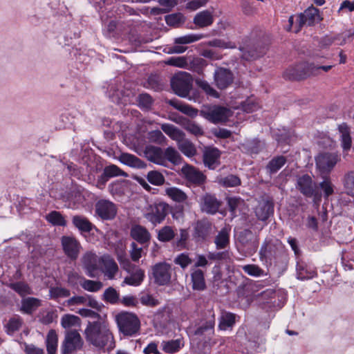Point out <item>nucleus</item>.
Wrapping results in <instances>:
<instances>
[{"label": "nucleus", "mask_w": 354, "mask_h": 354, "mask_svg": "<svg viewBox=\"0 0 354 354\" xmlns=\"http://www.w3.org/2000/svg\"><path fill=\"white\" fill-rule=\"evenodd\" d=\"M83 344V339L77 330H68L61 346L62 353L71 354L77 350H80Z\"/></svg>", "instance_id": "9"}, {"label": "nucleus", "mask_w": 354, "mask_h": 354, "mask_svg": "<svg viewBox=\"0 0 354 354\" xmlns=\"http://www.w3.org/2000/svg\"><path fill=\"white\" fill-rule=\"evenodd\" d=\"M203 37L202 35H187L175 38L174 43L176 44H188L200 40Z\"/></svg>", "instance_id": "60"}, {"label": "nucleus", "mask_w": 354, "mask_h": 354, "mask_svg": "<svg viewBox=\"0 0 354 354\" xmlns=\"http://www.w3.org/2000/svg\"><path fill=\"white\" fill-rule=\"evenodd\" d=\"M119 160L126 165L137 169L145 168L147 165L144 161L137 156L127 153H121Z\"/></svg>", "instance_id": "33"}, {"label": "nucleus", "mask_w": 354, "mask_h": 354, "mask_svg": "<svg viewBox=\"0 0 354 354\" xmlns=\"http://www.w3.org/2000/svg\"><path fill=\"white\" fill-rule=\"evenodd\" d=\"M23 320L19 317L10 318L6 326L7 333L8 335H13L21 328Z\"/></svg>", "instance_id": "50"}, {"label": "nucleus", "mask_w": 354, "mask_h": 354, "mask_svg": "<svg viewBox=\"0 0 354 354\" xmlns=\"http://www.w3.org/2000/svg\"><path fill=\"white\" fill-rule=\"evenodd\" d=\"M117 256L122 268L129 273V275L124 278V283L129 286H139L145 279V271L138 266L132 264L126 257L124 251L121 250L118 252Z\"/></svg>", "instance_id": "4"}, {"label": "nucleus", "mask_w": 354, "mask_h": 354, "mask_svg": "<svg viewBox=\"0 0 354 354\" xmlns=\"http://www.w3.org/2000/svg\"><path fill=\"white\" fill-rule=\"evenodd\" d=\"M274 213V205L272 201H263L259 203L255 209V214L259 220L266 221Z\"/></svg>", "instance_id": "26"}, {"label": "nucleus", "mask_w": 354, "mask_h": 354, "mask_svg": "<svg viewBox=\"0 0 354 354\" xmlns=\"http://www.w3.org/2000/svg\"><path fill=\"white\" fill-rule=\"evenodd\" d=\"M41 301L40 299L35 297H26L21 300V306L20 310L24 313L31 315L40 306Z\"/></svg>", "instance_id": "34"}, {"label": "nucleus", "mask_w": 354, "mask_h": 354, "mask_svg": "<svg viewBox=\"0 0 354 354\" xmlns=\"http://www.w3.org/2000/svg\"><path fill=\"white\" fill-rule=\"evenodd\" d=\"M242 58L245 60L256 59L266 53V48L259 43H252L239 47Z\"/></svg>", "instance_id": "20"}, {"label": "nucleus", "mask_w": 354, "mask_h": 354, "mask_svg": "<svg viewBox=\"0 0 354 354\" xmlns=\"http://www.w3.org/2000/svg\"><path fill=\"white\" fill-rule=\"evenodd\" d=\"M80 285L85 290L93 292L99 291L103 287L101 281L86 279L84 278L82 279Z\"/></svg>", "instance_id": "52"}, {"label": "nucleus", "mask_w": 354, "mask_h": 354, "mask_svg": "<svg viewBox=\"0 0 354 354\" xmlns=\"http://www.w3.org/2000/svg\"><path fill=\"white\" fill-rule=\"evenodd\" d=\"M103 173L109 179L115 176L127 177L128 176L126 172L120 169L118 166L115 165L105 167Z\"/></svg>", "instance_id": "55"}, {"label": "nucleus", "mask_w": 354, "mask_h": 354, "mask_svg": "<svg viewBox=\"0 0 354 354\" xmlns=\"http://www.w3.org/2000/svg\"><path fill=\"white\" fill-rule=\"evenodd\" d=\"M152 274L156 284L167 285L171 281V266L165 262L158 263L153 266Z\"/></svg>", "instance_id": "14"}, {"label": "nucleus", "mask_w": 354, "mask_h": 354, "mask_svg": "<svg viewBox=\"0 0 354 354\" xmlns=\"http://www.w3.org/2000/svg\"><path fill=\"white\" fill-rule=\"evenodd\" d=\"M165 193L171 200L176 203H184L187 199V194L177 187H168L165 189Z\"/></svg>", "instance_id": "43"}, {"label": "nucleus", "mask_w": 354, "mask_h": 354, "mask_svg": "<svg viewBox=\"0 0 354 354\" xmlns=\"http://www.w3.org/2000/svg\"><path fill=\"white\" fill-rule=\"evenodd\" d=\"M221 203L214 195L205 194L201 198V208L203 212L210 214H216Z\"/></svg>", "instance_id": "23"}, {"label": "nucleus", "mask_w": 354, "mask_h": 354, "mask_svg": "<svg viewBox=\"0 0 354 354\" xmlns=\"http://www.w3.org/2000/svg\"><path fill=\"white\" fill-rule=\"evenodd\" d=\"M95 212L101 219L109 221L113 219L117 214L116 205L105 199L99 200L95 203Z\"/></svg>", "instance_id": "15"}, {"label": "nucleus", "mask_w": 354, "mask_h": 354, "mask_svg": "<svg viewBox=\"0 0 354 354\" xmlns=\"http://www.w3.org/2000/svg\"><path fill=\"white\" fill-rule=\"evenodd\" d=\"M138 300L143 306L148 307H155L160 304L158 299L148 293H141Z\"/></svg>", "instance_id": "63"}, {"label": "nucleus", "mask_w": 354, "mask_h": 354, "mask_svg": "<svg viewBox=\"0 0 354 354\" xmlns=\"http://www.w3.org/2000/svg\"><path fill=\"white\" fill-rule=\"evenodd\" d=\"M171 84L176 95L181 97H186L192 88V79L187 73H180L172 78Z\"/></svg>", "instance_id": "8"}, {"label": "nucleus", "mask_w": 354, "mask_h": 354, "mask_svg": "<svg viewBox=\"0 0 354 354\" xmlns=\"http://www.w3.org/2000/svg\"><path fill=\"white\" fill-rule=\"evenodd\" d=\"M236 315L230 312H223L220 318L218 328L225 330L229 328H232L236 322Z\"/></svg>", "instance_id": "38"}, {"label": "nucleus", "mask_w": 354, "mask_h": 354, "mask_svg": "<svg viewBox=\"0 0 354 354\" xmlns=\"http://www.w3.org/2000/svg\"><path fill=\"white\" fill-rule=\"evenodd\" d=\"M63 251L71 261H75L82 249L80 241L73 236H63L61 239Z\"/></svg>", "instance_id": "13"}, {"label": "nucleus", "mask_w": 354, "mask_h": 354, "mask_svg": "<svg viewBox=\"0 0 354 354\" xmlns=\"http://www.w3.org/2000/svg\"><path fill=\"white\" fill-rule=\"evenodd\" d=\"M340 160L335 153H322L315 158V164L322 175H328L336 164Z\"/></svg>", "instance_id": "10"}, {"label": "nucleus", "mask_w": 354, "mask_h": 354, "mask_svg": "<svg viewBox=\"0 0 354 354\" xmlns=\"http://www.w3.org/2000/svg\"><path fill=\"white\" fill-rule=\"evenodd\" d=\"M287 162L285 156L274 157L267 165L266 169L270 174L277 173Z\"/></svg>", "instance_id": "42"}, {"label": "nucleus", "mask_w": 354, "mask_h": 354, "mask_svg": "<svg viewBox=\"0 0 354 354\" xmlns=\"http://www.w3.org/2000/svg\"><path fill=\"white\" fill-rule=\"evenodd\" d=\"M144 155L148 160L164 165L163 150L160 147L152 145L147 146L144 150Z\"/></svg>", "instance_id": "25"}, {"label": "nucleus", "mask_w": 354, "mask_h": 354, "mask_svg": "<svg viewBox=\"0 0 354 354\" xmlns=\"http://www.w3.org/2000/svg\"><path fill=\"white\" fill-rule=\"evenodd\" d=\"M167 102L174 109L191 118H194L198 115V111L197 109H195L191 105L185 104L177 99H171Z\"/></svg>", "instance_id": "29"}, {"label": "nucleus", "mask_w": 354, "mask_h": 354, "mask_svg": "<svg viewBox=\"0 0 354 354\" xmlns=\"http://www.w3.org/2000/svg\"><path fill=\"white\" fill-rule=\"evenodd\" d=\"M176 235L174 229L171 226L166 225L160 228L158 232V239L160 242H169Z\"/></svg>", "instance_id": "44"}, {"label": "nucleus", "mask_w": 354, "mask_h": 354, "mask_svg": "<svg viewBox=\"0 0 354 354\" xmlns=\"http://www.w3.org/2000/svg\"><path fill=\"white\" fill-rule=\"evenodd\" d=\"M9 287L17 292L21 297L32 294V290L30 287L26 283L23 281L11 283L9 285Z\"/></svg>", "instance_id": "46"}, {"label": "nucleus", "mask_w": 354, "mask_h": 354, "mask_svg": "<svg viewBox=\"0 0 354 354\" xmlns=\"http://www.w3.org/2000/svg\"><path fill=\"white\" fill-rule=\"evenodd\" d=\"M342 263L344 266L349 270L354 268V248L342 253Z\"/></svg>", "instance_id": "57"}, {"label": "nucleus", "mask_w": 354, "mask_h": 354, "mask_svg": "<svg viewBox=\"0 0 354 354\" xmlns=\"http://www.w3.org/2000/svg\"><path fill=\"white\" fill-rule=\"evenodd\" d=\"M233 73L227 68L219 67L214 73V81L218 89L223 90L228 88L234 82Z\"/></svg>", "instance_id": "19"}, {"label": "nucleus", "mask_w": 354, "mask_h": 354, "mask_svg": "<svg viewBox=\"0 0 354 354\" xmlns=\"http://www.w3.org/2000/svg\"><path fill=\"white\" fill-rule=\"evenodd\" d=\"M215 244L217 249H223L226 248L230 242V236L225 229L221 230L215 238Z\"/></svg>", "instance_id": "51"}, {"label": "nucleus", "mask_w": 354, "mask_h": 354, "mask_svg": "<svg viewBox=\"0 0 354 354\" xmlns=\"http://www.w3.org/2000/svg\"><path fill=\"white\" fill-rule=\"evenodd\" d=\"M192 289L203 291L206 289L204 272L199 268H192L190 270Z\"/></svg>", "instance_id": "27"}, {"label": "nucleus", "mask_w": 354, "mask_h": 354, "mask_svg": "<svg viewBox=\"0 0 354 354\" xmlns=\"http://www.w3.org/2000/svg\"><path fill=\"white\" fill-rule=\"evenodd\" d=\"M171 212V206L163 201H156L145 207L144 217L154 226L162 223Z\"/></svg>", "instance_id": "6"}, {"label": "nucleus", "mask_w": 354, "mask_h": 354, "mask_svg": "<svg viewBox=\"0 0 354 354\" xmlns=\"http://www.w3.org/2000/svg\"><path fill=\"white\" fill-rule=\"evenodd\" d=\"M164 165L169 161L174 165H178L182 163L183 158L179 152L174 147H169L163 151Z\"/></svg>", "instance_id": "36"}, {"label": "nucleus", "mask_w": 354, "mask_h": 354, "mask_svg": "<svg viewBox=\"0 0 354 354\" xmlns=\"http://www.w3.org/2000/svg\"><path fill=\"white\" fill-rule=\"evenodd\" d=\"M178 148L185 156L189 158L196 156L197 153L195 145L187 139L179 140Z\"/></svg>", "instance_id": "37"}, {"label": "nucleus", "mask_w": 354, "mask_h": 354, "mask_svg": "<svg viewBox=\"0 0 354 354\" xmlns=\"http://www.w3.org/2000/svg\"><path fill=\"white\" fill-rule=\"evenodd\" d=\"M338 129L341 133L342 147L344 151H348L351 149L352 144L350 129L345 123L339 125Z\"/></svg>", "instance_id": "39"}, {"label": "nucleus", "mask_w": 354, "mask_h": 354, "mask_svg": "<svg viewBox=\"0 0 354 354\" xmlns=\"http://www.w3.org/2000/svg\"><path fill=\"white\" fill-rule=\"evenodd\" d=\"M131 236L140 244H145L150 240V234L143 226L136 225L133 226L130 232Z\"/></svg>", "instance_id": "31"}, {"label": "nucleus", "mask_w": 354, "mask_h": 354, "mask_svg": "<svg viewBox=\"0 0 354 354\" xmlns=\"http://www.w3.org/2000/svg\"><path fill=\"white\" fill-rule=\"evenodd\" d=\"M322 178L323 181L319 183V186L324 192V198H328L334 193V186L328 175H323Z\"/></svg>", "instance_id": "48"}, {"label": "nucleus", "mask_w": 354, "mask_h": 354, "mask_svg": "<svg viewBox=\"0 0 354 354\" xmlns=\"http://www.w3.org/2000/svg\"><path fill=\"white\" fill-rule=\"evenodd\" d=\"M115 320L120 332L124 336L132 337L139 333L140 321L136 314L122 312L116 315Z\"/></svg>", "instance_id": "5"}, {"label": "nucleus", "mask_w": 354, "mask_h": 354, "mask_svg": "<svg viewBox=\"0 0 354 354\" xmlns=\"http://www.w3.org/2000/svg\"><path fill=\"white\" fill-rule=\"evenodd\" d=\"M219 183L224 187H234L239 186L241 183V180L238 176L230 174L225 177L221 178Z\"/></svg>", "instance_id": "54"}, {"label": "nucleus", "mask_w": 354, "mask_h": 354, "mask_svg": "<svg viewBox=\"0 0 354 354\" xmlns=\"http://www.w3.org/2000/svg\"><path fill=\"white\" fill-rule=\"evenodd\" d=\"M242 268L245 273L252 277H261L265 274L263 269L254 264L245 265L243 266Z\"/></svg>", "instance_id": "64"}, {"label": "nucleus", "mask_w": 354, "mask_h": 354, "mask_svg": "<svg viewBox=\"0 0 354 354\" xmlns=\"http://www.w3.org/2000/svg\"><path fill=\"white\" fill-rule=\"evenodd\" d=\"M238 239L242 245L245 247L250 252H254L257 250L258 242L251 230H244L241 232Z\"/></svg>", "instance_id": "24"}, {"label": "nucleus", "mask_w": 354, "mask_h": 354, "mask_svg": "<svg viewBox=\"0 0 354 354\" xmlns=\"http://www.w3.org/2000/svg\"><path fill=\"white\" fill-rule=\"evenodd\" d=\"M101 261V263H102L104 266L103 272L104 275L109 279H113L118 271V266L116 262L109 256L102 257Z\"/></svg>", "instance_id": "32"}, {"label": "nucleus", "mask_w": 354, "mask_h": 354, "mask_svg": "<svg viewBox=\"0 0 354 354\" xmlns=\"http://www.w3.org/2000/svg\"><path fill=\"white\" fill-rule=\"evenodd\" d=\"M297 189L306 197L320 198L321 193L317 187V185L313 181L308 174H304L297 178Z\"/></svg>", "instance_id": "11"}, {"label": "nucleus", "mask_w": 354, "mask_h": 354, "mask_svg": "<svg viewBox=\"0 0 354 354\" xmlns=\"http://www.w3.org/2000/svg\"><path fill=\"white\" fill-rule=\"evenodd\" d=\"M212 228V223L207 219L199 220L194 227V236L197 241H203L211 235Z\"/></svg>", "instance_id": "22"}, {"label": "nucleus", "mask_w": 354, "mask_h": 354, "mask_svg": "<svg viewBox=\"0 0 354 354\" xmlns=\"http://www.w3.org/2000/svg\"><path fill=\"white\" fill-rule=\"evenodd\" d=\"M203 62V59L201 58H194L192 62L188 63L185 57H171L165 61V64L169 66L188 68L192 64L201 65Z\"/></svg>", "instance_id": "30"}, {"label": "nucleus", "mask_w": 354, "mask_h": 354, "mask_svg": "<svg viewBox=\"0 0 354 354\" xmlns=\"http://www.w3.org/2000/svg\"><path fill=\"white\" fill-rule=\"evenodd\" d=\"M296 270L297 278L301 280L310 279L316 275L315 270L304 262H298Z\"/></svg>", "instance_id": "35"}, {"label": "nucleus", "mask_w": 354, "mask_h": 354, "mask_svg": "<svg viewBox=\"0 0 354 354\" xmlns=\"http://www.w3.org/2000/svg\"><path fill=\"white\" fill-rule=\"evenodd\" d=\"M215 315L209 312V316L207 319L201 320L198 326L194 332L196 336L203 337L206 340H210L214 334Z\"/></svg>", "instance_id": "18"}, {"label": "nucleus", "mask_w": 354, "mask_h": 354, "mask_svg": "<svg viewBox=\"0 0 354 354\" xmlns=\"http://www.w3.org/2000/svg\"><path fill=\"white\" fill-rule=\"evenodd\" d=\"M102 299L106 303L115 304L120 301V294L114 288L109 287L104 292Z\"/></svg>", "instance_id": "47"}, {"label": "nucleus", "mask_w": 354, "mask_h": 354, "mask_svg": "<svg viewBox=\"0 0 354 354\" xmlns=\"http://www.w3.org/2000/svg\"><path fill=\"white\" fill-rule=\"evenodd\" d=\"M203 115L212 123L225 122L232 116V111L226 107L214 106L202 111Z\"/></svg>", "instance_id": "12"}, {"label": "nucleus", "mask_w": 354, "mask_h": 354, "mask_svg": "<svg viewBox=\"0 0 354 354\" xmlns=\"http://www.w3.org/2000/svg\"><path fill=\"white\" fill-rule=\"evenodd\" d=\"M86 342L99 349L113 348L115 346L114 337L109 324L104 320L89 322L84 330Z\"/></svg>", "instance_id": "1"}, {"label": "nucleus", "mask_w": 354, "mask_h": 354, "mask_svg": "<svg viewBox=\"0 0 354 354\" xmlns=\"http://www.w3.org/2000/svg\"><path fill=\"white\" fill-rule=\"evenodd\" d=\"M73 225L82 233H89L95 225L84 216L83 215H75L72 217Z\"/></svg>", "instance_id": "28"}, {"label": "nucleus", "mask_w": 354, "mask_h": 354, "mask_svg": "<svg viewBox=\"0 0 354 354\" xmlns=\"http://www.w3.org/2000/svg\"><path fill=\"white\" fill-rule=\"evenodd\" d=\"M61 324L64 328L79 326L80 324V319L79 317L73 315H65L62 318Z\"/></svg>", "instance_id": "59"}, {"label": "nucleus", "mask_w": 354, "mask_h": 354, "mask_svg": "<svg viewBox=\"0 0 354 354\" xmlns=\"http://www.w3.org/2000/svg\"><path fill=\"white\" fill-rule=\"evenodd\" d=\"M145 86L147 88L152 89L155 91H161L162 89L163 85L160 82V77L157 75H151L146 83L145 84Z\"/></svg>", "instance_id": "56"}, {"label": "nucleus", "mask_w": 354, "mask_h": 354, "mask_svg": "<svg viewBox=\"0 0 354 354\" xmlns=\"http://www.w3.org/2000/svg\"><path fill=\"white\" fill-rule=\"evenodd\" d=\"M295 17V29L294 30L295 32H298L306 24L311 26L322 20L319 10L313 6L306 9L304 12L297 15Z\"/></svg>", "instance_id": "7"}, {"label": "nucleus", "mask_w": 354, "mask_h": 354, "mask_svg": "<svg viewBox=\"0 0 354 354\" xmlns=\"http://www.w3.org/2000/svg\"><path fill=\"white\" fill-rule=\"evenodd\" d=\"M196 84L207 95L215 98L219 97V93L207 81L197 79L196 80Z\"/></svg>", "instance_id": "49"}, {"label": "nucleus", "mask_w": 354, "mask_h": 354, "mask_svg": "<svg viewBox=\"0 0 354 354\" xmlns=\"http://www.w3.org/2000/svg\"><path fill=\"white\" fill-rule=\"evenodd\" d=\"M221 151L216 147H207L203 154L204 165L209 169H215L221 164Z\"/></svg>", "instance_id": "21"}, {"label": "nucleus", "mask_w": 354, "mask_h": 354, "mask_svg": "<svg viewBox=\"0 0 354 354\" xmlns=\"http://www.w3.org/2000/svg\"><path fill=\"white\" fill-rule=\"evenodd\" d=\"M213 16L208 10L198 13L194 19V24L200 27L210 26L213 23Z\"/></svg>", "instance_id": "41"}, {"label": "nucleus", "mask_w": 354, "mask_h": 354, "mask_svg": "<svg viewBox=\"0 0 354 354\" xmlns=\"http://www.w3.org/2000/svg\"><path fill=\"white\" fill-rule=\"evenodd\" d=\"M147 178L150 183L157 186L163 185L165 181L164 176L156 170L149 171Z\"/></svg>", "instance_id": "58"}, {"label": "nucleus", "mask_w": 354, "mask_h": 354, "mask_svg": "<svg viewBox=\"0 0 354 354\" xmlns=\"http://www.w3.org/2000/svg\"><path fill=\"white\" fill-rule=\"evenodd\" d=\"M259 257L262 261L281 266H286L289 260L288 250L278 240L266 241L260 249Z\"/></svg>", "instance_id": "2"}, {"label": "nucleus", "mask_w": 354, "mask_h": 354, "mask_svg": "<svg viewBox=\"0 0 354 354\" xmlns=\"http://www.w3.org/2000/svg\"><path fill=\"white\" fill-rule=\"evenodd\" d=\"M162 350L167 353H174L178 351L183 346L182 339H172L162 342Z\"/></svg>", "instance_id": "45"}, {"label": "nucleus", "mask_w": 354, "mask_h": 354, "mask_svg": "<svg viewBox=\"0 0 354 354\" xmlns=\"http://www.w3.org/2000/svg\"><path fill=\"white\" fill-rule=\"evenodd\" d=\"M58 335L56 331L51 329L48 331L46 339V350L48 354H55L57 349Z\"/></svg>", "instance_id": "40"}, {"label": "nucleus", "mask_w": 354, "mask_h": 354, "mask_svg": "<svg viewBox=\"0 0 354 354\" xmlns=\"http://www.w3.org/2000/svg\"><path fill=\"white\" fill-rule=\"evenodd\" d=\"M101 257L99 258L95 253L86 252L82 258V263L86 274L89 277H95L98 271L99 264L101 263Z\"/></svg>", "instance_id": "17"}, {"label": "nucleus", "mask_w": 354, "mask_h": 354, "mask_svg": "<svg viewBox=\"0 0 354 354\" xmlns=\"http://www.w3.org/2000/svg\"><path fill=\"white\" fill-rule=\"evenodd\" d=\"M50 295L53 299L66 298L71 295L69 290L62 287H53L50 289Z\"/></svg>", "instance_id": "62"}, {"label": "nucleus", "mask_w": 354, "mask_h": 354, "mask_svg": "<svg viewBox=\"0 0 354 354\" xmlns=\"http://www.w3.org/2000/svg\"><path fill=\"white\" fill-rule=\"evenodd\" d=\"M344 185L348 194L354 196V171H351L345 174Z\"/></svg>", "instance_id": "61"}, {"label": "nucleus", "mask_w": 354, "mask_h": 354, "mask_svg": "<svg viewBox=\"0 0 354 354\" xmlns=\"http://www.w3.org/2000/svg\"><path fill=\"white\" fill-rule=\"evenodd\" d=\"M183 176L191 184L201 186L206 181V176L196 167L185 164L181 169Z\"/></svg>", "instance_id": "16"}, {"label": "nucleus", "mask_w": 354, "mask_h": 354, "mask_svg": "<svg viewBox=\"0 0 354 354\" xmlns=\"http://www.w3.org/2000/svg\"><path fill=\"white\" fill-rule=\"evenodd\" d=\"M46 219L48 222L54 225L66 226V221L60 212L57 211H52L46 216Z\"/></svg>", "instance_id": "53"}, {"label": "nucleus", "mask_w": 354, "mask_h": 354, "mask_svg": "<svg viewBox=\"0 0 354 354\" xmlns=\"http://www.w3.org/2000/svg\"><path fill=\"white\" fill-rule=\"evenodd\" d=\"M322 62L308 63L302 62L295 66H290L283 73L285 79L289 80H301L310 75H317L320 71L328 72L334 65H322Z\"/></svg>", "instance_id": "3"}]
</instances>
